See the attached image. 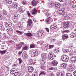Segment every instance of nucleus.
I'll use <instances>...</instances> for the list:
<instances>
[{"instance_id": "obj_39", "label": "nucleus", "mask_w": 76, "mask_h": 76, "mask_svg": "<svg viewBox=\"0 0 76 76\" xmlns=\"http://www.w3.org/2000/svg\"><path fill=\"white\" fill-rule=\"evenodd\" d=\"M26 35L27 37H32V34L30 33H28L26 34Z\"/></svg>"}, {"instance_id": "obj_52", "label": "nucleus", "mask_w": 76, "mask_h": 76, "mask_svg": "<svg viewBox=\"0 0 76 76\" xmlns=\"http://www.w3.org/2000/svg\"><path fill=\"white\" fill-rule=\"evenodd\" d=\"M49 46H50V44H46L45 45V46L46 47H47V48H48V49L49 48Z\"/></svg>"}, {"instance_id": "obj_7", "label": "nucleus", "mask_w": 76, "mask_h": 76, "mask_svg": "<svg viewBox=\"0 0 76 76\" xmlns=\"http://www.w3.org/2000/svg\"><path fill=\"white\" fill-rule=\"evenodd\" d=\"M24 44H25L23 42L20 43V44L17 45L16 49L18 50H19V49H20V48H22V45H24Z\"/></svg>"}, {"instance_id": "obj_25", "label": "nucleus", "mask_w": 76, "mask_h": 76, "mask_svg": "<svg viewBox=\"0 0 76 76\" xmlns=\"http://www.w3.org/2000/svg\"><path fill=\"white\" fill-rule=\"evenodd\" d=\"M33 57H36V56H37L38 55V51L37 50L33 51Z\"/></svg>"}, {"instance_id": "obj_15", "label": "nucleus", "mask_w": 76, "mask_h": 76, "mask_svg": "<svg viewBox=\"0 0 76 76\" xmlns=\"http://www.w3.org/2000/svg\"><path fill=\"white\" fill-rule=\"evenodd\" d=\"M28 72L31 73L34 71V68L32 66H30L28 67Z\"/></svg>"}, {"instance_id": "obj_48", "label": "nucleus", "mask_w": 76, "mask_h": 76, "mask_svg": "<svg viewBox=\"0 0 76 76\" xmlns=\"http://www.w3.org/2000/svg\"><path fill=\"white\" fill-rule=\"evenodd\" d=\"M18 26L20 28H22L23 26V25L21 23H19L18 25Z\"/></svg>"}, {"instance_id": "obj_34", "label": "nucleus", "mask_w": 76, "mask_h": 76, "mask_svg": "<svg viewBox=\"0 0 76 76\" xmlns=\"http://www.w3.org/2000/svg\"><path fill=\"white\" fill-rule=\"evenodd\" d=\"M70 36L71 38H75V37H76V34L74 33L70 34Z\"/></svg>"}, {"instance_id": "obj_1", "label": "nucleus", "mask_w": 76, "mask_h": 76, "mask_svg": "<svg viewBox=\"0 0 76 76\" xmlns=\"http://www.w3.org/2000/svg\"><path fill=\"white\" fill-rule=\"evenodd\" d=\"M41 56H42V59L43 60H42L41 59H40L39 60V61L40 63H42V64H43V63H44L45 62V60H47V56H46V54L45 53H42L41 55ZM43 63V62L44 61Z\"/></svg>"}, {"instance_id": "obj_20", "label": "nucleus", "mask_w": 76, "mask_h": 76, "mask_svg": "<svg viewBox=\"0 0 76 76\" xmlns=\"http://www.w3.org/2000/svg\"><path fill=\"white\" fill-rule=\"evenodd\" d=\"M68 70L70 72H72L73 70V67L72 66V65L71 64H70L69 66Z\"/></svg>"}, {"instance_id": "obj_36", "label": "nucleus", "mask_w": 76, "mask_h": 76, "mask_svg": "<svg viewBox=\"0 0 76 76\" xmlns=\"http://www.w3.org/2000/svg\"><path fill=\"white\" fill-rule=\"evenodd\" d=\"M60 51L59 48H56L54 50V51L55 52V53H58Z\"/></svg>"}, {"instance_id": "obj_22", "label": "nucleus", "mask_w": 76, "mask_h": 76, "mask_svg": "<svg viewBox=\"0 0 76 76\" xmlns=\"http://www.w3.org/2000/svg\"><path fill=\"white\" fill-rule=\"evenodd\" d=\"M38 13L37 10L36 9V8H34L32 11V15H37Z\"/></svg>"}, {"instance_id": "obj_16", "label": "nucleus", "mask_w": 76, "mask_h": 76, "mask_svg": "<svg viewBox=\"0 0 76 76\" xmlns=\"http://www.w3.org/2000/svg\"><path fill=\"white\" fill-rule=\"evenodd\" d=\"M69 38V36L67 34H64L63 35V40H65L66 39H67Z\"/></svg>"}, {"instance_id": "obj_62", "label": "nucleus", "mask_w": 76, "mask_h": 76, "mask_svg": "<svg viewBox=\"0 0 76 76\" xmlns=\"http://www.w3.org/2000/svg\"><path fill=\"white\" fill-rule=\"evenodd\" d=\"M3 26V23L1 22H0V27H1L2 26Z\"/></svg>"}, {"instance_id": "obj_29", "label": "nucleus", "mask_w": 76, "mask_h": 76, "mask_svg": "<svg viewBox=\"0 0 76 76\" xmlns=\"http://www.w3.org/2000/svg\"><path fill=\"white\" fill-rule=\"evenodd\" d=\"M28 25L29 26H31L32 24V20L31 19H28Z\"/></svg>"}, {"instance_id": "obj_30", "label": "nucleus", "mask_w": 76, "mask_h": 76, "mask_svg": "<svg viewBox=\"0 0 76 76\" xmlns=\"http://www.w3.org/2000/svg\"><path fill=\"white\" fill-rule=\"evenodd\" d=\"M3 13L5 16H7L8 14L7 13V12L6 11V10H3Z\"/></svg>"}, {"instance_id": "obj_11", "label": "nucleus", "mask_w": 76, "mask_h": 76, "mask_svg": "<svg viewBox=\"0 0 76 76\" xmlns=\"http://www.w3.org/2000/svg\"><path fill=\"white\" fill-rule=\"evenodd\" d=\"M12 8L14 9H16L18 7V3L13 4H12Z\"/></svg>"}, {"instance_id": "obj_43", "label": "nucleus", "mask_w": 76, "mask_h": 76, "mask_svg": "<svg viewBox=\"0 0 76 76\" xmlns=\"http://www.w3.org/2000/svg\"><path fill=\"white\" fill-rule=\"evenodd\" d=\"M69 51V49H65L64 50V53H67Z\"/></svg>"}, {"instance_id": "obj_23", "label": "nucleus", "mask_w": 76, "mask_h": 76, "mask_svg": "<svg viewBox=\"0 0 76 76\" xmlns=\"http://www.w3.org/2000/svg\"><path fill=\"white\" fill-rule=\"evenodd\" d=\"M60 6H61L60 4L57 3V4H56L55 7L56 9H58L60 7Z\"/></svg>"}, {"instance_id": "obj_5", "label": "nucleus", "mask_w": 76, "mask_h": 76, "mask_svg": "<svg viewBox=\"0 0 76 76\" xmlns=\"http://www.w3.org/2000/svg\"><path fill=\"white\" fill-rule=\"evenodd\" d=\"M70 26V23L66 21L64 22V24L63 25V26L65 29H67Z\"/></svg>"}, {"instance_id": "obj_42", "label": "nucleus", "mask_w": 76, "mask_h": 76, "mask_svg": "<svg viewBox=\"0 0 76 76\" xmlns=\"http://www.w3.org/2000/svg\"><path fill=\"white\" fill-rule=\"evenodd\" d=\"M62 10H58V12H59V13H60L61 12H65V9L64 8L62 9Z\"/></svg>"}, {"instance_id": "obj_58", "label": "nucleus", "mask_w": 76, "mask_h": 76, "mask_svg": "<svg viewBox=\"0 0 76 76\" xmlns=\"http://www.w3.org/2000/svg\"><path fill=\"white\" fill-rule=\"evenodd\" d=\"M66 76H72V74L70 73L67 74L66 75Z\"/></svg>"}, {"instance_id": "obj_24", "label": "nucleus", "mask_w": 76, "mask_h": 76, "mask_svg": "<svg viewBox=\"0 0 76 76\" xmlns=\"http://www.w3.org/2000/svg\"><path fill=\"white\" fill-rule=\"evenodd\" d=\"M60 66L61 67L64 69V68H66L67 66V65L66 64H61Z\"/></svg>"}, {"instance_id": "obj_28", "label": "nucleus", "mask_w": 76, "mask_h": 76, "mask_svg": "<svg viewBox=\"0 0 76 76\" xmlns=\"http://www.w3.org/2000/svg\"><path fill=\"white\" fill-rule=\"evenodd\" d=\"M45 75V72L44 71H41L39 72V76H43L44 75Z\"/></svg>"}, {"instance_id": "obj_12", "label": "nucleus", "mask_w": 76, "mask_h": 76, "mask_svg": "<svg viewBox=\"0 0 76 76\" xmlns=\"http://www.w3.org/2000/svg\"><path fill=\"white\" fill-rule=\"evenodd\" d=\"M51 18L50 17H49L47 19H46L45 22L47 23L48 24H50L51 22Z\"/></svg>"}, {"instance_id": "obj_41", "label": "nucleus", "mask_w": 76, "mask_h": 76, "mask_svg": "<svg viewBox=\"0 0 76 76\" xmlns=\"http://www.w3.org/2000/svg\"><path fill=\"white\" fill-rule=\"evenodd\" d=\"M28 62L29 64H33V60H32V59H30Z\"/></svg>"}, {"instance_id": "obj_3", "label": "nucleus", "mask_w": 76, "mask_h": 76, "mask_svg": "<svg viewBox=\"0 0 76 76\" xmlns=\"http://www.w3.org/2000/svg\"><path fill=\"white\" fill-rule=\"evenodd\" d=\"M57 28V26L54 24L51 25L50 27V29L53 32H54L56 31V28Z\"/></svg>"}, {"instance_id": "obj_27", "label": "nucleus", "mask_w": 76, "mask_h": 76, "mask_svg": "<svg viewBox=\"0 0 76 76\" xmlns=\"http://www.w3.org/2000/svg\"><path fill=\"white\" fill-rule=\"evenodd\" d=\"M37 36L38 37H41L42 35V34H43V32H42V31H39V33H37Z\"/></svg>"}, {"instance_id": "obj_35", "label": "nucleus", "mask_w": 76, "mask_h": 76, "mask_svg": "<svg viewBox=\"0 0 76 76\" xmlns=\"http://www.w3.org/2000/svg\"><path fill=\"white\" fill-rule=\"evenodd\" d=\"M14 75L15 76H20V73L19 72H16L14 74Z\"/></svg>"}, {"instance_id": "obj_6", "label": "nucleus", "mask_w": 76, "mask_h": 76, "mask_svg": "<svg viewBox=\"0 0 76 76\" xmlns=\"http://www.w3.org/2000/svg\"><path fill=\"white\" fill-rule=\"evenodd\" d=\"M56 5V4L53 3H52L51 2H49L48 4V7H50V8H51L52 7H55V5Z\"/></svg>"}, {"instance_id": "obj_56", "label": "nucleus", "mask_w": 76, "mask_h": 76, "mask_svg": "<svg viewBox=\"0 0 76 76\" xmlns=\"http://www.w3.org/2000/svg\"><path fill=\"white\" fill-rule=\"evenodd\" d=\"M4 4H8V2H7V0H5L4 2Z\"/></svg>"}, {"instance_id": "obj_49", "label": "nucleus", "mask_w": 76, "mask_h": 76, "mask_svg": "<svg viewBox=\"0 0 76 76\" xmlns=\"http://www.w3.org/2000/svg\"><path fill=\"white\" fill-rule=\"evenodd\" d=\"M54 75L53 73V72H52L50 73L49 75H48L47 76H54Z\"/></svg>"}, {"instance_id": "obj_19", "label": "nucleus", "mask_w": 76, "mask_h": 76, "mask_svg": "<svg viewBox=\"0 0 76 76\" xmlns=\"http://www.w3.org/2000/svg\"><path fill=\"white\" fill-rule=\"evenodd\" d=\"M64 73L63 72H58L56 74L57 76H64Z\"/></svg>"}, {"instance_id": "obj_13", "label": "nucleus", "mask_w": 76, "mask_h": 76, "mask_svg": "<svg viewBox=\"0 0 76 76\" xmlns=\"http://www.w3.org/2000/svg\"><path fill=\"white\" fill-rule=\"evenodd\" d=\"M17 10L18 11V12H23L25 10V9L23 8V7H20L18 8Z\"/></svg>"}, {"instance_id": "obj_46", "label": "nucleus", "mask_w": 76, "mask_h": 76, "mask_svg": "<svg viewBox=\"0 0 76 76\" xmlns=\"http://www.w3.org/2000/svg\"><path fill=\"white\" fill-rule=\"evenodd\" d=\"M69 55H70L71 56V57H72L73 56H75V55L73 54V52H71L69 53Z\"/></svg>"}, {"instance_id": "obj_38", "label": "nucleus", "mask_w": 76, "mask_h": 76, "mask_svg": "<svg viewBox=\"0 0 76 76\" xmlns=\"http://www.w3.org/2000/svg\"><path fill=\"white\" fill-rule=\"evenodd\" d=\"M28 47L27 46H26L23 48L22 50H28Z\"/></svg>"}, {"instance_id": "obj_40", "label": "nucleus", "mask_w": 76, "mask_h": 76, "mask_svg": "<svg viewBox=\"0 0 76 76\" xmlns=\"http://www.w3.org/2000/svg\"><path fill=\"white\" fill-rule=\"evenodd\" d=\"M4 29L5 28L4 26H3V25L0 27V30H1L2 31H4Z\"/></svg>"}, {"instance_id": "obj_21", "label": "nucleus", "mask_w": 76, "mask_h": 76, "mask_svg": "<svg viewBox=\"0 0 76 76\" xmlns=\"http://www.w3.org/2000/svg\"><path fill=\"white\" fill-rule=\"evenodd\" d=\"M10 72L11 74H15L16 73V69H12L11 70Z\"/></svg>"}, {"instance_id": "obj_54", "label": "nucleus", "mask_w": 76, "mask_h": 76, "mask_svg": "<svg viewBox=\"0 0 76 76\" xmlns=\"http://www.w3.org/2000/svg\"><path fill=\"white\" fill-rule=\"evenodd\" d=\"M58 14L59 15H63L64 13H63V11H62L60 12H58Z\"/></svg>"}, {"instance_id": "obj_17", "label": "nucleus", "mask_w": 76, "mask_h": 76, "mask_svg": "<svg viewBox=\"0 0 76 76\" xmlns=\"http://www.w3.org/2000/svg\"><path fill=\"white\" fill-rule=\"evenodd\" d=\"M52 66H57V64H58V62L56 61H53L51 63Z\"/></svg>"}, {"instance_id": "obj_14", "label": "nucleus", "mask_w": 76, "mask_h": 76, "mask_svg": "<svg viewBox=\"0 0 76 76\" xmlns=\"http://www.w3.org/2000/svg\"><path fill=\"white\" fill-rule=\"evenodd\" d=\"M71 61L74 63V62H76V56H74L71 57L70 59Z\"/></svg>"}, {"instance_id": "obj_8", "label": "nucleus", "mask_w": 76, "mask_h": 76, "mask_svg": "<svg viewBox=\"0 0 76 76\" xmlns=\"http://www.w3.org/2000/svg\"><path fill=\"white\" fill-rule=\"evenodd\" d=\"M48 11H49V10L48 9H46L44 12V13L46 16H50L51 15V13L48 12Z\"/></svg>"}, {"instance_id": "obj_32", "label": "nucleus", "mask_w": 76, "mask_h": 76, "mask_svg": "<svg viewBox=\"0 0 76 76\" xmlns=\"http://www.w3.org/2000/svg\"><path fill=\"white\" fill-rule=\"evenodd\" d=\"M36 47V45L34 44H31L30 45V48H35Z\"/></svg>"}, {"instance_id": "obj_63", "label": "nucleus", "mask_w": 76, "mask_h": 76, "mask_svg": "<svg viewBox=\"0 0 76 76\" xmlns=\"http://www.w3.org/2000/svg\"><path fill=\"white\" fill-rule=\"evenodd\" d=\"M38 74H34L32 75V76H38Z\"/></svg>"}, {"instance_id": "obj_57", "label": "nucleus", "mask_w": 76, "mask_h": 76, "mask_svg": "<svg viewBox=\"0 0 76 76\" xmlns=\"http://www.w3.org/2000/svg\"><path fill=\"white\" fill-rule=\"evenodd\" d=\"M50 40L52 42H54L55 41H56V40H55V39H53V38H51L50 39Z\"/></svg>"}, {"instance_id": "obj_53", "label": "nucleus", "mask_w": 76, "mask_h": 76, "mask_svg": "<svg viewBox=\"0 0 76 76\" xmlns=\"http://www.w3.org/2000/svg\"><path fill=\"white\" fill-rule=\"evenodd\" d=\"M7 1L8 4H11L12 1V0H7Z\"/></svg>"}, {"instance_id": "obj_59", "label": "nucleus", "mask_w": 76, "mask_h": 76, "mask_svg": "<svg viewBox=\"0 0 76 76\" xmlns=\"http://www.w3.org/2000/svg\"><path fill=\"white\" fill-rule=\"evenodd\" d=\"M13 19L14 20V22H16V20H18V18H13Z\"/></svg>"}, {"instance_id": "obj_51", "label": "nucleus", "mask_w": 76, "mask_h": 76, "mask_svg": "<svg viewBox=\"0 0 76 76\" xmlns=\"http://www.w3.org/2000/svg\"><path fill=\"white\" fill-rule=\"evenodd\" d=\"M54 69H55V68H54V67H50L48 69V70H54Z\"/></svg>"}, {"instance_id": "obj_61", "label": "nucleus", "mask_w": 76, "mask_h": 76, "mask_svg": "<svg viewBox=\"0 0 76 76\" xmlns=\"http://www.w3.org/2000/svg\"><path fill=\"white\" fill-rule=\"evenodd\" d=\"M27 15L29 17V16H31V14H30V13H29V12L28 11H27Z\"/></svg>"}, {"instance_id": "obj_45", "label": "nucleus", "mask_w": 76, "mask_h": 76, "mask_svg": "<svg viewBox=\"0 0 76 76\" xmlns=\"http://www.w3.org/2000/svg\"><path fill=\"white\" fill-rule=\"evenodd\" d=\"M3 37L4 39H7V35L5 33H4L3 34Z\"/></svg>"}, {"instance_id": "obj_26", "label": "nucleus", "mask_w": 76, "mask_h": 76, "mask_svg": "<svg viewBox=\"0 0 76 76\" xmlns=\"http://www.w3.org/2000/svg\"><path fill=\"white\" fill-rule=\"evenodd\" d=\"M22 57L24 59H27L28 58V55L26 53H24L22 55Z\"/></svg>"}, {"instance_id": "obj_55", "label": "nucleus", "mask_w": 76, "mask_h": 76, "mask_svg": "<svg viewBox=\"0 0 76 76\" xmlns=\"http://www.w3.org/2000/svg\"><path fill=\"white\" fill-rule=\"evenodd\" d=\"M53 15H54L55 16H57V12H55L53 13Z\"/></svg>"}, {"instance_id": "obj_10", "label": "nucleus", "mask_w": 76, "mask_h": 76, "mask_svg": "<svg viewBox=\"0 0 76 76\" xmlns=\"http://www.w3.org/2000/svg\"><path fill=\"white\" fill-rule=\"evenodd\" d=\"M39 0H33L32 1V4L34 6H35L39 3Z\"/></svg>"}, {"instance_id": "obj_64", "label": "nucleus", "mask_w": 76, "mask_h": 76, "mask_svg": "<svg viewBox=\"0 0 76 76\" xmlns=\"http://www.w3.org/2000/svg\"><path fill=\"white\" fill-rule=\"evenodd\" d=\"M73 75L74 76H76V71H74L73 73Z\"/></svg>"}, {"instance_id": "obj_37", "label": "nucleus", "mask_w": 76, "mask_h": 76, "mask_svg": "<svg viewBox=\"0 0 76 76\" xmlns=\"http://www.w3.org/2000/svg\"><path fill=\"white\" fill-rule=\"evenodd\" d=\"M15 32H16L17 33H18V34H19V35H21V34H23V33L22 31H20L18 30L16 31Z\"/></svg>"}, {"instance_id": "obj_4", "label": "nucleus", "mask_w": 76, "mask_h": 76, "mask_svg": "<svg viewBox=\"0 0 76 76\" xmlns=\"http://www.w3.org/2000/svg\"><path fill=\"white\" fill-rule=\"evenodd\" d=\"M61 58L62 61H64V62L67 61L69 59V58L66 55L62 56H61Z\"/></svg>"}, {"instance_id": "obj_18", "label": "nucleus", "mask_w": 76, "mask_h": 76, "mask_svg": "<svg viewBox=\"0 0 76 76\" xmlns=\"http://www.w3.org/2000/svg\"><path fill=\"white\" fill-rule=\"evenodd\" d=\"M7 34H11L13 33V29L11 28H10L7 30Z\"/></svg>"}, {"instance_id": "obj_50", "label": "nucleus", "mask_w": 76, "mask_h": 76, "mask_svg": "<svg viewBox=\"0 0 76 76\" xmlns=\"http://www.w3.org/2000/svg\"><path fill=\"white\" fill-rule=\"evenodd\" d=\"M8 43L10 44H13L14 43V42L12 40H10V41H9Z\"/></svg>"}, {"instance_id": "obj_33", "label": "nucleus", "mask_w": 76, "mask_h": 76, "mask_svg": "<svg viewBox=\"0 0 76 76\" xmlns=\"http://www.w3.org/2000/svg\"><path fill=\"white\" fill-rule=\"evenodd\" d=\"M63 15L64 18H66V19H69L70 18V17L66 14H64Z\"/></svg>"}, {"instance_id": "obj_44", "label": "nucleus", "mask_w": 76, "mask_h": 76, "mask_svg": "<svg viewBox=\"0 0 76 76\" xmlns=\"http://www.w3.org/2000/svg\"><path fill=\"white\" fill-rule=\"evenodd\" d=\"M53 47H54V45H49V47L48 49H51V48H53Z\"/></svg>"}, {"instance_id": "obj_31", "label": "nucleus", "mask_w": 76, "mask_h": 76, "mask_svg": "<svg viewBox=\"0 0 76 76\" xmlns=\"http://www.w3.org/2000/svg\"><path fill=\"white\" fill-rule=\"evenodd\" d=\"M6 52H7V49H6V50L3 51H0V54H5Z\"/></svg>"}, {"instance_id": "obj_60", "label": "nucleus", "mask_w": 76, "mask_h": 76, "mask_svg": "<svg viewBox=\"0 0 76 76\" xmlns=\"http://www.w3.org/2000/svg\"><path fill=\"white\" fill-rule=\"evenodd\" d=\"M3 16L0 14V20H2V19H3Z\"/></svg>"}, {"instance_id": "obj_9", "label": "nucleus", "mask_w": 76, "mask_h": 76, "mask_svg": "<svg viewBox=\"0 0 76 76\" xmlns=\"http://www.w3.org/2000/svg\"><path fill=\"white\" fill-rule=\"evenodd\" d=\"M5 26L6 27L9 28L12 26V23L10 22H5Z\"/></svg>"}, {"instance_id": "obj_2", "label": "nucleus", "mask_w": 76, "mask_h": 76, "mask_svg": "<svg viewBox=\"0 0 76 76\" xmlns=\"http://www.w3.org/2000/svg\"><path fill=\"white\" fill-rule=\"evenodd\" d=\"M56 57V56L53 53L50 52L48 54V58L50 60H53Z\"/></svg>"}, {"instance_id": "obj_47", "label": "nucleus", "mask_w": 76, "mask_h": 76, "mask_svg": "<svg viewBox=\"0 0 76 76\" xmlns=\"http://www.w3.org/2000/svg\"><path fill=\"white\" fill-rule=\"evenodd\" d=\"M18 60L19 61V63L20 64H21V63H22L23 62L22 60V59H21V58H18Z\"/></svg>"}]
</instances>
